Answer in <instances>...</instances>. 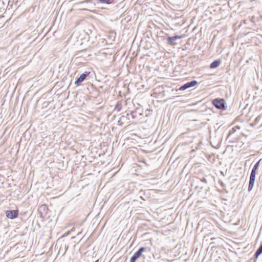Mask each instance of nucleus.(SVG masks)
Returning <instances> with one entry per match:
<instances>
[{"mask_svg":"<svg viewBox=\"0 0 262 262\" xmlns=\"http://www.w3.org/2000/svg\"><path fill=\"white\" fill-rule=\"evenodd\" d=\"M255 176H256V171L254 170H252L250 177V180H249V184L248 186V191H250L254 186L255 179Z\"/></svg>","mask_w":262,"mask_h":262,"instance_id":"1","label":"nucleus"},{"mask_svg":"<svg viewBox=\"0 0 262 262\" xmlns=\"http://www.w3.org/2000/svg\"><path fill=\"white\" fill-rule=\"evenodd\" d=\"M213 104L219 109H223L225 107L224 99H215L213 101Z\"/></svg>","mask_w":262,"mask_h":262,"instance_id":"2","label":"nucleus"},{"mask_svg":"<svg viewBox=\"0 0 262 262\" xmlns=\"http://www.w3.org/2000/svg\"><path fill=\"white\" fill-rule=\"evenodd\" d=\"M197 83L198 82L196 80H193L190 82H188L184 84L182 86H181L179 88V90L180 91H184V90H186L187 89H188L189 88L195 86L197 84Z\"/></svg>","mask_w":262,"mask_h":262,"instance_id":"3","label":"nucleus"},{"mask_svg":"<svg viewBox=\"0 0 262 262\" xmlns=\"http://www.w3.org/2000/svg\"><path fill=\"white\" fill-rule=\"evenodd\" d=\"M6 216L8 218L13 219L16 217L18 215V211L16 210H8L6 212Z\"/></svg>","mask_w":262,"mask_h":262,"instance_id":"4","label":"nucleus"},{"mask_svg":"<svg viewBox=\"0 0 262 262\" xmlns=\"http://www.w3.org/2000/svg\"><path fill=\"white\" fill-rule=\"evenodd\" d=\"M89 74L90 72H85L84 73L81 74L76 80L75 84L78 85L80 83L82 82Z\"/></svg>","mask_w":262,"mask_h":262,"instance_id":"5","label":"nucleus"},{"mask_svg":"<svg viewBox=\"0 0 262 262\" xmlns=\"http://www.w3.org/2000/svg\"><path fill=\"white\" fill-rule=\"evenodd\" d=\"M48 207L46 205H41L38 208V211L40 213V216L42 217L43 213L46 214L47 212Z\"/></svg>","mask_w":262,"mask_h":262,"instance_id":"6","label":"nucleus"},{"mask_svg":"<svg viewBox=\"0 0 262 262\" xmlns=\"http://www.w3.org/2000/svg\"><path fill=\"white\" fill-rule=\"evenodd\" d=\"M181 36L176 35L172 37H168L167 40L169 43H171L177 39L181 38Z\"/></svg>","mask_w":262,"mask_h":262,"instance_id":"7","label":"nucleus"},{"mask_svg":"<svg viewBox=\"0 0 262 262\" xmlns=\"http://www.w3.org/2000/svg\"><path fill=\"white\" fill-rule=\"evenodd\" d=\"M220 64V60H215L213 62H212L210 66V68L211 69H214L215 68H217L219 66Z\"/></svg>","mask_w":262,"mask_h":262,"instance_id":"8","label":"nucleus"},{"mask_svg":"<svg viewBox=\"0 0 262 262\" xmlns=\"http://www.w3.org/2000/svg\"><path fill=\"white\" fill-rule=\"evenodd\" d=\"M140 256H141L137 252H135L133 256L130 258V262H135V260Z\"/></svg>","mask_w":262,"mask_h":262,"instance_id":"9","label":"nucleus"},{"mask_svg":"<svg viewBox=\"0 0 262 262\" xmlns=\"http://www.w3.org/2000/svg\"><path fill=\"white\" fill-rule=\"evenodd\" d=\"M147 248L146 247H142L139 249L138 251H137V252L141 256L143 252L145 251L146 250Z\"/></svg>","mask_w":262,"mask_h":262,"instance_id":"10","label":"nucleus"},{"mask_svg":"<svg viewBox=\"0 0 262 262\" xmlns=\"http://www.w3.org/2000/svg\"><path fill=\"white\" fill-rule=\"evenodd\" d=\"M100 2L102 3H106L107 4H111L112 3L111 0H99Z\"/></svg>","mask_w":262,"mask_h":262,"instance_id":"11","label":"nucleus"},{"mask_svg":"<svg viewBox=\"0 0 262 262\" xmlns=\"http://www.w3.org/2000/svg\"><path fill=\"white\" fill-rule=\"evenodd\" d=\"M260 161H259L258 162H257L255 165L254 166H253V168H252V170H254L255 171H256V169H257L258 168V166L259 165V163Z\"/></svg>","mask_w":262,"mask_h":262,"instance_id":"12","label":"nucleus"},{"mask_svg":"<svg viewBox=\"0 0 262 262\" xmlns=\"http://www.w3.org/2000/svg\"><path fill=\"white\" fill-rule=\"evenodd\" d=\"M257 251L260 254L262 253V245L258 248V249L257 250Z\"/></svg>","mask_w":262,"mask_h":262,"instance_id":"13","label":"nucleus"},{"mask_svg":"<svg viewBox=\"0 0 262 262\" xmlns=\"http://www.w3.org/2000/svg\"><path fill=\"white\" fill-rule=\"evenodd\" d=\"M260 254V253H259L258 252H257V251H256L255 253L254 254V257L255 258H257L258 256Z\"/></svg>","mask_w":262,"mask_h":262,"instance_id":"14","label":"nucleus"},{"mask_svg":"<svg viewBox=\"0 0 262 262\" xmlns=\"http://www.w3.org/2000/svg\"><path fill=\"white\" fill-rule=\"evenodd\" d=\"M70 232L69 231H68L67 232H66L62 236L63 237H65V236H67L69 234Z\"/></svg>","mask_w":262,"mask_h":262,"instance_id":"15","label":"nucleus"},{"mask_svg":"<svg viewBox=\"0 0 262 262\" xmlns=\"http://www.w3.org/2000/svg\"><path fill=\"white\" fill-rule=\"evenodd\" d=\"M202 181H204L205 182H206V180L205 179H204L202 180Z\"/></svg>","mask_w":262,"mask_h":262,"instance_id":"16","label":"nucleus"},{"mask_svg":"<svg viewBox=\"0 0 262 262\" xmlns=\"http://www.w3.org/2000/svg\"><path fill=\"white\" fill-rule=\"evenodd\" d=\"M95 262H98V260H96Z\"/></svg>","mask_w":262,"mask_h":262,"instance_id":"17","label":"nucleus"}]
</instances>
